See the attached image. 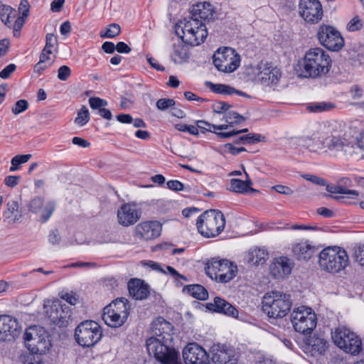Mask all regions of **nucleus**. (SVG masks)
<instances>
[{"label": "nucleus", "instance_id": "1", "mask_svg": "<svg viewBox=\"0 0 364 364\" xmlns=\"http://www.w3.org/2000/svg\"><path fill=\"white\" fill-rule=\"evenodd\" d=\"M173 327L162 317L151 323L153 336L146 340V349L161 364H178L179 353L172 346Z\"/></svg>", "mask_w": 364, "mask_h": 364}, {"label": "nucleus", "instance_id": "2", "mask_svg": "<svg viewBox=\"0 0 364 364\" xmlns=\"http://www.w3.org/2000/svg\"><path fill=\"white\" fill-rule=\"evenodd\" d=\"M332 65V60L324 50L320 48L309 49L301 63L299 76L304 78H318L326 75Z\"/></svg>", "mask_w": 364, "mask_h": 364}, {"label": "nucleus", "instance_id": "3", "mask_svg": "<svg viewBox=\"0 0 364 364\" xmlns=\"http://www.w3.org/2000/svg\"><path fill=\"white\" fill-rule=\"evenodd\" d=\"M328 128L330 135L323 141L326 147L331 151H341L347 157L358 154L353 137L348 134L344 124L332 122L329 124Z\"/></svg>", "mask_w": 364, "mask_h": 364}, {"label": "nucleus", "instance_id": "4", "mask_svg": "<svg viewBox=\"0 0 364 364\" xmlns=\"http://www.w3.org/2000/svg\"><path fill=\"white\" fill-rule=\"evenodd\" d=\"M175 33L186 44L198 46L207 38L208 31L205 25L199 19L189 17L176 24Z\"/></svg>", "mask_w": 364, "mask_h": 364}, {"label": "nucleus", "instance_id": "5", "mask_svg": "<svg viewBox=\"0 0 364 364\" xmlns=\"http://www.w3.org/2000/svg\"><path fill=\"white\" fill-rule=\"evenodd\" d=\"M291 306L290 295L281 291L268 292L262 299V310L270 318L284 317Z\"/></svg>", "mask_w": 364, "mask_h": 364}, {"label": "nucleus", "instance_id": "6", "mask_svg": "<svg viewBox=\"0 0 364 364\" xmlns=\"http://www.w3.org/2000/svg\"><path fill=\"white\" fill-rule=\"evenodd\" d=\"M225 225V216L218 210L210 209L205 211L196 221L198 232L205 237L218 235L224 230Z\"/></svg>", "mask_w": 364, "mask_h": 364}, {"label": "nucleus", "instance_id": "7", "mask_svg": "<svg viewBox=\"0 0 364 364\" xmlns=\"http://www.w3.org/2000/svg\"><path fill=\"white\" fill-rule=\"evenodd\" d=\"M206 274L221 283L231 281L237 273V267L226 259L213 257L208 260L205 267Z\"/></svg>", "mask_w": 364, "mask_h": 364}, {"label": "nucleus", "instance_id": "8", "mask_svg": "<svg viewBox=\"0 0 364 364\" xmlns=\"http://www.w3.org/2000/svg\"><path fill=\"white\" fill-rule=\"evenodd\" d=\"M320 267L329 272H338L348 264L346 251L337 246L328 247L319 253Z\"/></svg>", "mask_w": 364, "mask_h": 364}, {"label": "nucleus", "instance_id": "9", "mask_svg": "<svg viewBox=\"0 0 364 364\" xmlns=\"http://www.w3.org/2000/svg\"><path fill=\"white\" fill-rule=\"evenodd\" d=\"M332 339L339 348L353 355H358L362 350V340L359 336L345 326L335 329Z\"/></svg>", "mask_w": 364, "mask_h": 364}, {"label": "nucleus", "instance_id": "10", "mask_svg": "<svg viewBox=\"0 0 364 364\" xmlns=\"http://www.w3.org/2000/svg\"><path fill=\"white\" fill-rule=\"evenodd\" d=\"M102 337L101 326L95 321L86 320L76 327L75 338L83 348H90L97 343Z\"/></svg>", "mask_w": 364, "mask_h": 364}, {"label": "nucleus", "instance_id": "11", "mask_svg": "<svg viewBox=\"0 0 364 364\" xmlns=\"http://www.w3.org/2000/svg\"><path fill=\"white\" fill-rule=\"evenodd\" d=\"M291 321L296 331L306 334L316 328L317 317L311 308L300 306L293 310Z\"/></svg>", "mask_w": 364, "mask_h": 364}, {"label": "nucleus", "instance_id": "12", "mask_svg": "<svg viewBox=\"0 0 364 364\" xmlns=\"http://www.w3.org/2000/svg\"><path fill=\"white\" fill-rule=\"evenodd\" d=\"M215 67L223 73H232L240 66V56L231 48L224 47L216 50L213 56Z\"/></svg>", "mask_w": 364, "mask_h": 364}, {"label": "nucleus", "instance_id": "13", "mask_svg": "<svg viewBox=\"0 0 364 364\" xmlns=\"http://www.w3.org/2000/svg\"><path fill=\"white\" fill-rule=\"evenodd\" d=\"M317 38L323 46L331 51H338L344 46V40L340 32L329 25L323 24L319 26Z\"/></svg>", "mask_w": 364, "mask_h": 364}, {"label": "nucleus", "instance_id": "14", "mask_svg": "<svg viewBox=\"0 0 364 364\" xmlns=\"http://www.w3.org/2000/svg\"><path fill=\"white\" fill-rule=\"evenodd\" d=\"M22 331L17 318L9 315H0V342L14 341Z\"/></svg>", "mask_w": 364, "mask_h": 364}, {"label": "nucleus", "instance_id": "15", "mask_svg": "<svg viewBox=\"0 0 364 364\" xmlns=\"http://www.w3.org/2000/svg\"><path fill=\"white\" fill-rule=\"evenodd\" d=\"M299 14L304 20L309 23H317L322 18L323 9L318 0H301Z\"/></svg>", "mask_w": 364, "mask_h": 364}, {"label": "nucleus", "instance_id": "16", "mask_svg": "<svg viewBox=\"0 0 364 364\" xmlns=\"http://www.w3.org/2000/svg\"><path fill=\"white\" fill-rule=\"evenodd\" d=\"M186 364H208L209 355L206 350L198 343H188L183 350Z\"/></svg>", "mask_w": 364, "mask_h": 364}, {"label": "nucleus", "instance_id": "17", "mask_svg": "<svg viewBox=\"0 0 364 364\" xmlns=\"http://www.w3.org/2000/svg\"><path fill=\"white\" fill-rule=\"evenodd\" d=\"M46 313L50 321L59 327L66 326L72 316L70 308L59 301L53 302Z\"/></svg>", "mask_w": 364, "mask_h": 364}, {"label": "nucleus", "instance_id": "18", "mask_svg": "<svg viewBox=\"0 0 364 364\" xmlns=\"http://www.w3.org/2000/svg\"><path fill=\"white\" fill-rule=\"evenodd\" d=\"M161 231V224L158 221H145L135 228L136 236L145 240L158 237Z\"/></svg>", "mask_w": 364, "mask_h": 364}, {"label": "nucleus", "instance_id": "19", "mask_svg": "<svg viewBox=\"0 0 364 364\" xmlns=\"http://www.w3.org/2000/svg\"><path fill=\"white\" fill-rule=\"evenodd\" d=\"M141 217V211L129 203L122 205L117 212L119 223L123 226L134 224Z\"/></svg>", "mask_w": 364, "mask_h": 364}, {"label": "nucleus", "instance_id": "20", "mask_svg": "<svg viewBox=\"0 0 364 364\" xmlns=\"http://www.w3.org/2000/svg\"><path fill=\"white\" fill-rule=\"evenodd\" d=\"M294 263L287 257L275 258L269 267L270 272L274 278H283L291 272Z\"/></svg>", "mask_w": 364, "mask_h": 364}, {"label": "nucleus", "instance_id": "21", "mask_svg": "<svg viewBox=\"0 0 364 364\" xmlns=\"http://www.w3.org/2000/svg\"><path fill=\"white\" fill-rule=\"evenodd\" d=\"M206 308L211 311H214L224 315L237 318L238 316V311L237 309L225 299L215 296L213 302L206 304Z\"/></svg>", "mask_w": 364, "mask_h": 364}, {"label": "nucleus", "instance_id": "22", "mask_svg": "<svg viewBox=\"0 0 364 364\" xmlns=\"http://www.w3.org/2000/svg\"><path fill=\"white\" fill-rule=\"evenodd\" d=\"M130 296L136 300H143L150 294V287L144 280L137 278L131 279L127 284Z\"/></svg>", "mask_w": 364, "mask_h": 364}, {"label": "nucleus", "instance_id": "23", "mask_svg": "<svg viewBox=\"0 0 364 364\" xmlns=\"http://www.w3.org/2000/svg\"><path fill=\"white\" fill-rule=\"evenodd\" d=\"M304 348L312 356L322 355L328 348V342L320 336H309L304 340Z\"/></svg>", "mask_w": 364, "mask_h": 364}, {"label": "nucleus", "instance_id": "24", "mask_svg": "<svg viewBox=\"0 0 364 364\" xmlns=\"http://www.w3.org/2000/svg\"><path fill=\"white\" fill-rule=\"evenodd\" d=\"M326 191L330 193H333V194L338 193V194L346 195V196H329V195H326V197L333 198L340 203H348L349 202L347 201L348 199L357 198L359 196L358 191H357L355 190L347 189L346 188H344L340 185L326 184Z\"/></svg>", "mask_w": 364, "mask_h": 364}, {"label": "nucleus", "instance_id": "25", "mask_svg": "<svg viewBox=\"0 0 364 364\" xmlns=\"http://www.w3.org/2000/svg\"><path fill=\"white\" fill-rule=\"evenodd\" d=\"M191 16L198 19L204 21H210L214 19L215 16V11L213 6L209 2H200L193 6L191 11Z\"/></svg>", "mask_w": 364, "mask_h": 364}, {"label": "nucleus", "instance_id": "26", "mask_svg": "<svg viewBox=\"0 0 364 364\" xmlns=\"http://www.w3.org/2000/svg\"><path fill=\"white\" fill-rule=\"evenodd\" d=\"M43 334L38 336L36 340L30 341L31 343L26 347L31 353L43 355L49 350L51 343L49 336L46 330H41Z\"/></svg>", "mask_w": 364, "mask_h": 364}, {"label": "nucleus", "instance_id": "27", "mask_svg": "<svg viewBox=\"0 0 364 364\" xmlns=\"http://www.w3.org/2000/svg\"><path fill=\"white\" fill-rule=\"evenodd\" d=\"M316 250L314 246L307 242H301L293 246L292 253L299 260H308L314 255Z\"/></svg>", "mask_w": 364, "mask_h": 364}, {"label": "nucleus", "instance_id": "28", "mask_svg": "<svg viewBox=\"0 0 364 364\" xmlns=\"http://www.w3.org/2000/svg\"><path fill=\"white\" fill-rule=\"evenodd\" d=\"M104 309L106 310H110L111 311L123 316V317L127 318L129 314V310L130 309V306L126 298L121 297L116 299Z\"/></svg>", "mask_w": 364, "mask_h": 364}, {"label": "nucleus", "instance_id": "29", "mask_svg": "<svg viewBox=\"0 0 364 364\" xmlns=\"http://www.w3.org/2000/svg\"><path fill=\"white\" fill-rule=\"evenodd\" d=\"M260 81L264 85H276L281 78L282 73L277 68H267L260 73Z\"/></svg>", "mask_w": 364, "mask_h": 364}, {"label": "nucleus", "instance_id": "30", "mask_svg": "<svg viewBox=\"0 0 364 364\" xmlns=\"http://www.w3.org/2000/svg\"><path fill=\"white\" fill-rule=\"evenodd\" d=\"M212 361L214 364H236L237 358L234 351L231 349L218 350L212 356Z\"/></svg>", "mask_w": 364, "mask_h": 364}, {"label": "nucleus", "instance_id": "31", "mask_svg": "<svg viewBox=\"0 0 364 364\" xmlns=\"http://www.w3.org/2000/svg\"><path fill=\"white\" fill-rule=\"evenodd\" d=\"M102 319L107 326L112 328H119L126 322L127 318L110 310L104 309Z\"/></svg>", "mask_w": 364, "mask_h": 364}, {"label": "nucleus", "instance_id": "32", "mask_svg": "<svg viewBox=\"0 0 364 364\" xmlns=\"http://www.w3.org/2000/svg\"><path fill=\"white\" fill-rule=\"evenodd\" d=\"M183 292H187L193 297L198 300H206L208 298L207 289L200 284L186 285L183 289Z\"/></svg>", "mask_w": 364, "mask_h": 364}, {"label": "nucleus", "instance_id": "33", "mask_svg": "<svg viewBox=\"0 0 364 364\" xmlns=\"http://www.w3.org/2000/svg\"><path fill=\"white\" fill-rule=\"evenodd\" d=\"M266 137L260 134L250 133L240 136L233 140L235 144H255L260 141H265Z\"/></svg>", "mask_w": 364, "mask_h": 364}, {"label": "nucleus", "instance_id": "34", "mask_svg": "<svg viewBox=\"0 0 364 364\" xmlns=\"http://www.w3.org/2000/svg\"><path fill=\"white\" fill-rule=\"evenodd\" d=\"M189 58V53L187 48L183 44L173 46V51L171 54L172 60L177 63L186 61Z\"/></svg>", "mask_w": 364, "mask_h": 364}, {"label": "nucleus", "instance_id": "35", "mask_svg": "<svg viewBox=\"0 0 364 364\" xmlns=\"http://www.w3.org/2000/svg\"><path fill=\"white\" fill-rule=\"evenodd\" d=\"M335 106L327 102H311L307 104L306 109L310 112L321 113L332 109Z\"/></svg>", "mask_w": 364, "mask_h": 364}, {"label": "nucleus", "instance_id": "36", "mask_svg": "<svg viewBox=\"0 0 364 364\" xmlns=\"http://www.w3.org/2000/svg\"><path fill=\"white\" fill-rule=\"evenodd\" d=\"M267 255L268 254L264 250L256 248L249 252L248 262L254 264H263Z\"/></svg>", "mask_w": 364, "mask_h": 364}, {"label": "nucleus", "instance_id": "37", "mask_svg": "<svg viewBox=\"0 0 364 364\" xmlns=\"http://www.w3.org/2000/svg\"><path fill=\"white\" fill-rule=\"evenodd\" d=\"M41 330H45L43 327L38 326H33L26 328V332L24 333V341L25 345L27 347L28 344L31 343L30 341L33 340H36L38 336H41L43 333Z\"/></svg>", "mask_w": 364, "mask_h": 364}, {"label": "nucleus", "instance_id": "38", "mask_svg": "<svg viewBox=\"0 0 364 364\" xmlns=\"http://www.w3.org/2000/svg\"><path fill=\"white\" fill-rule=\"evenodd\" d=\"M11 14H14V18H16V11L11 6L7 5H1L0 6L1 20L9 28H11Z\"/></svg>", "mask_w": 364, "mask_h": 364}, {"label": "nucleus", "instance_id": "39", "mask_svg": "<svg viewBox=\"0 0 364 364\" xmlns=\"http://www.w3.org/2000/svg\"><path fill=\"white\" fill-rule=\"evenodd\" d=\"M207 84L209 85L210 90L214 93L224 95L234 94L235 88L230 85L224 84H214L210 82H208Z\"/></svg>", "mask_w": 364, "mask_h": 364}, {"label": "nucleus", "instance_id": "40", "mask_svg": "<svg viewBox=\"0 0 364 364\" xmlns=\"http://www.w3.org/2000/svg\"><path fill=\"white\" fill-rule=\"evenodd\" d=\"M196 127H198V130L200 129L202 132H205V131H209L213 132L210 129L213 127L214 130H224L227 129L229 127L228 124H221V125H214L210 123L203 121L198 120L196 122Z\"/></svg>", "mask_w": 364, "mask_h": 364}, {"label": "nucleus", "instance_id": "41", "mask_svg": "<svg viewBox=\"0 0 364 364\" xmlns=\"http://www.w3.org/2000/svg\"><path fill=\"white\" fill-rule=\"evenodd\" d=\"M121 28L117 23H111L109 25V27L106 29V31L103 33L100 32V37L102 38H113L120 34Z\"/></svg>", "mask_w": 364, "mask_h": 364}, {"label": "nucleus", "instance_id": "42", "mask_svg": "<svg viewBox=\"0 0 364 364\" xmlns=\"http://www.w3.org/2000/svg\"><path fill=\"white\" fill-rule=\"evenodd\" d=\"M230 191L239 193L247 192V184L244 181L238 178H232L230 182Z\"/></svg>", "mask_w": 364, "mask_h": 364}, {"label": "nucleus", "instance_id": "43", "mask_svg": "<svg viewBox=\"0 0 364 364\" xmlns=\"http://www.w3.org/2000/svg\"><path fill=\"white\" fill-rule=\"evenodd\" d=\"M224 117L225 122H228L230 126H232L233 124H239L245 120V117L235 111L226 112Z\"/></svg>", "mask_w": 364, "mask_h": 364}, {"label": "nucleus", "instance_id": "44", "mask_svg": "<svg viewBox=\"0 0 364 364\" xmlns=\"http://www.w3.org/2000/svg\"><path fill=\"white\" fill-rule=\"evenodd\" d=\"M90 119L88 109L85 106H82L77 113V116L75 119V122L80 125L84 126Z\"/></svg>", "mask_w": 364, "mask_h": 364}, {"label": "nucleus", "instance_id": "45", "mask_svg": "<svg viewBox=\"0 0 364 364\" xmlns=\"http://www.w3.org/2000/svg\"><path fill=\"white\" fill-rule=\"evenodd\" d=\"M55 209V203L53 201L48 202L43 209V212L41 215V221L46 223L52 215L53 211Z\"/></svg>", "mask_w": 364, "mask_h": 364}, {"label": "nucleus", "instance_id": "46", "mask_svg": "<svg viewBox=\"0 0 364 364\" xmlns=\"http://www.w3.org/2000/svg\"><path fill=\"white\" fill-rule=\"evenodd\" d=\"M176 105V101L169 98H161L157 100L156 106L160 111H166Z\"/></svg>", "mask_w": 364, "mask_h": 364}, {"label": "nucleus", "instance_id": "47", "mask_svg": "<svg viewBox=\"0 0 364 364\" xmlns=\"http://www.w3.org/2000/svg\"><path fill=\"white\" fill-rule=\"evenodd\" d=\"M57 44V37L53 33H48L46 36V46L43 48V51L53 53V49L56 47Z\"/></svg>", "mask_w": 364, "mask_h": 364}, {"label": "nucleus", "instance_id": "48", "mask_svg": "<svg viewBox=\"0 0 364 364\" xmlns=\"http://www.w3.org/2000/svg\"><path fill=\"white\" fill-rule=\"evenodd\" d=\"M363 27V21L359 16H354L347 24V29L350 32H355L362 29Z\"/></svg>", "mask_w": 364, "mask_h": 364}, {"label": "nucleus", "instance_id": "49", "mask_svg": "<svg viewBox=\"0 0 364 364\" xmlns=\"http://www.w3.org/2000/svg\"><path fill=\"white\" fill-rule=\"evenodd\" d=\"M6 206V210L4 212V216L6 218H11L14 213L17 212L18 209V203L14 200L8 201Z\"/></svg>", "mask_w": 364, "mask_h": 364}, {"label": "nucleus", "instance_id": "50", "mask_svg": "<svg viewBox=\"0 0 364 364\" xmlns=\"http://www.w3.org/2000/svg\"><path fill=\"white\" fill-rule=\"evenodd\" d=\"M89 104L92 109L97 111L107 105V102L105 100L101 99L97 97H92L89 99Z\"/></svg>", "mask_w": 364, "mask_h": 364}, {"label": "nucleus", "instance_id": "51", "mask_svg": "<svg viewBox=\"0 0 364 364\" xmlns=\"http://www.w3.org/2000/svg\"><path fill=\"white\" fill-rule=\"evenodd\" d=\"M175 128L180 132H188L189 134L197 136L199 132L198 127L194 125H188L185 124H177L175 125Z\"/></svg>", "mask_w": 364, "mask_h": 364}, {"label": "nucleus", "instance_id": "52", "mask_svg": "<svg viewBox=\"0 0 364 364\" xmlns=\"http://www.w3.org/2000/svg\"><path fill=\"white\" fill-rule=\"evenodd\" d=\"M28 108V103L26 100H18L11 109L14 114H18Z\"/></svg>", "mask_w": 364, "mask_h": 364}, {"label": "nucleus", "instance_id": "53", "mask_svg": "<svg viewBox=\"0 0 364 364\" xmlns=\"http://www.w3.org/2000/svg\"><path fill=\"white\" fill-rule=\"evenodd\" d=\"M42 355L31 353L23 360V364H44Z\"/></svg>", "mask_w": 364, "mask_h": 364}, {"label": "nucleus", "instance_id": "54", "mask_svg": "<svg viewBox=\"0 0 364 364\" xmlns=\"http://www.w3.org/2000/svg\"><path fill=\"white\" fill-rule=\"evenodd\" d=\"M43 205V199L41 197L34 198L29 204V210L33 213H38Z\"/></svg>", "mask_w": 364, "mask_h": 364}, {"label": "nucleus", "instance_id": "55", "mask_svg": "<svg viewBox=\"0 0 364 364\" xmlns=\"http://www.w3.org/2000/svg\"><path fill=\"white\" fill-rule=\"evenodd\" d=\"M354 258L361 266H364V244L354 249Z\"/></svg>", "mask_w": 364, "mask_h": 364}, {"label": "nucleus", "instance_id": "56", "mask_svg": "<svg viewBox=\"0 0 364 364\" xmlns=\"http://www.w3.org/2000/svg\"><path fill=\"white\" fill-rule=\"evenodd\" d=\"M71 75V69L67 65H62L58 70V77L62 81L67 80Z\"/></svg>", "mask_w": 364, "mask_h": 364}, {"label": "nucleus", "instance_id": "57", "mask_svg": "<svg viewBox=\"0 0 364 364\" xmlns=\"http://www.w3.org/2000/svg\"><path fill=\"white\" fill-rule=\"evenodd\" d=\"M235 144L232 143H228L225 144L224 147L227 150V151L230 154H231L233 156L238 155L241 152L246 151L247 149L245 147H235L234 146Z\"/></svg>", "mask_w": 364, "mask_h": 364}, {"label": "nucleus", "instance_id": "58", "mask_svg": "<svg viewBox=\"0 0 364 364\" xmlns=\"http://www.w3.org/2000/svg\"><path fill=\"white\" fill-rule=\"evenodd\" d=\"M232 106L227 102H217L213 106V111L216 113H222L224 112H227Z\"/></svg>", "mask_w": 364, "mask_h": 364}, {"label": "nucleus", "instance_id": "59", "mask_svg": "<svg viewBox=\"0 0 364 364\" xmlns=\"http://www.w3.org/2000/svg\"><path fill=\"white\" fill-rule=\"evenodd\" d=\"M302 177L304 179L309 181L316 185H319V186H326V182L323 178L318 177L316 176L305 174V175H303Z\"/></svg>", "mask_w": 364, "mask_h": 364}, {"label": "nucleus", "instance_id": "60", "mask_svg": "<svg viewBox=\"0 0 364 364\" xmlns=\"http://www.w3.org/2000/svg\"><path fill=\"white\" fill-rule=\"evenodd\" d=\"M16 66L14 64H9L0 72V77L7 79L11 74L15 71Z\"/></svg>", "mask_w": 364, "mask_h": 364}, {"label": "nucleus", "instance_id": "61", "mask_svg": "<svg viewBox=\"0 0 364 364\" xmlns=\"http://www.w3.org/2000/svg\"><path fill=\"white\" fill-rule=\"evenodd\" d=\"M167 187L172 191H182L184 188V185L177 180H171L166 183Z\"/></svg>", "mask_w": 364, "mask_h": 364}, {"label": "nucleus", "instance_id": "62", "mask_svg": "<svg viewBox=\"0 0 364 364\" xmlns=\"http://www.w3.org/2000/svg\"><path fill=\"white\" fill-rule=\"evenodd\" d=\"M30 5L27 0H21L19 4L18 10L23 17H28L29 15Z\"/></svg>", "mask_w": 364, "mask_h": 364}, {"label": "nucleus", "instance_id": "63", "mask_svg": "<svg viewBox=\"0 0 364 364\" xmlns=\"http://www.w3.org/2000/svg\"><path fill=\"white\" fill-rule=\"evenodd\" d=\"M20 178L19 176H9L5 178L4 183L9 187L14 188L18 183Z\"/></svg>", "mask_w": 364, "mask_h": 364}, {"label": "nucleus", "instance_id": "64", "mask_svg": "<svg viewBox=\"0 0 364 364\" xmlns=\"http://www.w3.org/2000/svg\"><path fill=\"white\" fill-rule=\"evenodd\" d=\"M61 298L71 305H75L78 301V296L75 293H65Z\"/></svg>", "mask_w": 364, "mask_h": 364}]
</instances>
